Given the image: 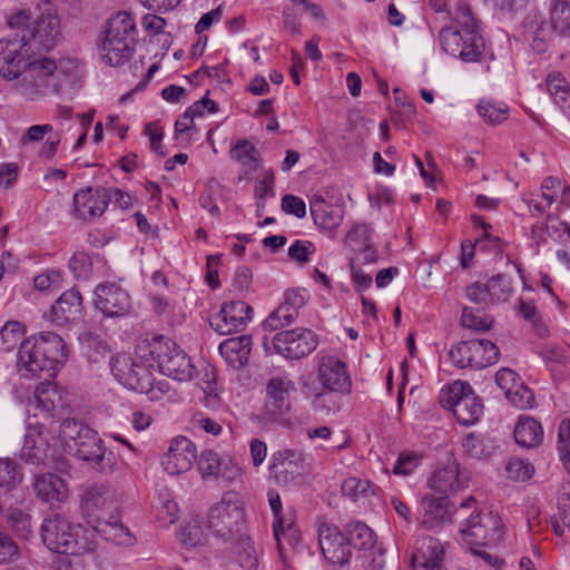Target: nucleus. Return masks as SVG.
<instances>
[{
    "instance_id": "f257e3e1",
    "label": "nucleus",
    "mask_w": 570,
    "mask_h": 570,
    "mask_svg": "<svg viewBox=\"0 0 570 570\" xmlns=\"http://www.w3.org/2000/svg\"><path fill=\"white\" fill-rule=\"evenodd\" d=\"M7 23L27 35L29 46L37 53L48 52L63 40L61 19L51 0H30L29 7L11 13Z\"/></svg>"
},
{
    "instance_id": "f03ea898",
    "label": "nucleus",
    "mask_w": 570,
    "mask_h": 570,
    "mask_svg": "<svg viewBox=\"0 0 570 570\" xmlns=\"http://www.w3.org/2000/svg\"><path fill=\"white\" fill-rule=\"evenodd\" d=\"M60 438L66 452L88 462L99 473H111L116 456L104 448L97 432L81 421L66 419L60 424Z\"/></svg>"
},
{
    "instance_id": "7ed1b4c3",
    "label": "nucleus",
    "mask_w": 570,
    "mask_h": 570,
    "mask_svg": "<svg viewBox=\"0 0 570 570\" xmlns=\"http://www.w3.org/2000/svg\"><path fill=\"white\" fill-rule=\"evenodd\" d=\"M137 45L138 30L132 16L126 11L112 16L101 45L102 59L110 66H121L131 58Z\"/></svg>"
},
{
    "instance_id": "20e7f679",
    "label": "nucleus",
    "mask_w": 570,
    "mask_h": 570,
    "mask_svg": "<svg viewBox=\"0 0 570 570\" xmlns=\"http://www.w3.org/2000/svg\"><path fill=\"white\" fill-rule=\"evenodd\" d=\"M19 77L21 94L31 100L59 94L67 80L65 72L58 70L55 60L47 57L31 58Z\"/></svg>"
},
{
    "instance_id": "39448f33",
    "label": "nucleus",
    "mask_w": 570,
    "mask_h": 570,
    "mask_svg": "<svg viewBox=\"0 0 570 570\" xmlns=\"http://www.w3.org/2000/svg\"><path fill=\"white\" fill-rule=\"evenodd\" d=\"M245 524V511L242 495L236 491H226L207 514V528L213 534L229 542L242 534Z\"/></svg>"
},
{
    "instance_id": "423d86ee",
    "label": "nucleus",
    "mask_w": 570,
    "mask_h": 570,
    "mask_svg": "<svg viewBox=\"0 0 570 570\" xmlns=\"http://www.w3.org/2000/svg\"><path fill=\"white\" fill-rule=\"evenodd\" d=\"M40 353L41 358L33 361L36 370H46L47 377H55L60 366L67 361L66 344L53 332H41L38 336L22 341V357H33Z\"/></svg>"
},
{
    "instance_id": "0eeeda50",
    "label": "nucleus",
    "mask_w": 570,
    "mask_h": 570,
    "mask_svg": "<svg viewBox=\"0 0 570 570\" xmlns=\"http://www.w3.org/2000/svg\"><path fill=\"white\" fill-rule=\"evenodd\" d=\"M79 525L71 523L61 514L48 517L42 521L40 534L43 544L56 553L77 554Z\"/></svg>"
},
{
    "instance_id": "6e6552de",
    "label": "nucleus",
    "mask_w": 570,
    "mask_h": 570,
    "mask_svg": "<svg viewBox=\"0 0 570 570\" xmlns=\"http://www.w3.org/2000/svg\"><path fill=\"white\" fill-rule=\"evenodd\" d=\"M460 533L470 547L499 542L504 534L501 518L492 512L471 514L460 528Z\"/></svg>"
},
{
    "instance_id": "1a4fd4ad",
    "label": "nucleus",
    "mask_w": 570,
    "mask_h": 570,
    "mask_svg": "<svg viewBox=\"0 0 570 570\" xmlns=\"http://www.w3.org/2000/svg\"><path fill=\"white\" fill-rule=\"evenodd\" d=\"M36 53L27 41V35L16 33L0 39V76L6 79L18 78Z\"/></svg>"
},
{
    "instance_id": "9d476101",
    "label": "nucleus",
    "mask_w": 570,
    "mask_h": 570,
    "mask_svg": "<svg viewBox=\"0 0 570 570\" xmlns=\"http://www.w3.org/2000/svg\"><path fill=\"white\" fill-rule=\"evenodd\" d=\"M117 504V493L109 483L89 484L80 494L81 514L89 525L115 511Z\"/></svg>"
},
{
    "instance_id": "9b49d317",
    "label": "nucleus",
    "mask_w": 570,
    "mask_h": 570,
    "mask_svg": "<svg viewBox=\"0 0 570 570\" xmlns=\"http://www.w3.org/2000/svg\"><path fill=\"white\" fill-rule=\"evenodd\" d=\"M272 343L275 351L284 357L298 360L312 353L318 340L312 330L297 327L277 333Z\"/></svg>"
},
{
    "instance_id": "f8f14e48",
    "label": "nucleus",
    "mask_w": 570,
    "mask_h": 570,
    "mask_svg": "<svg viewBox=\"0 0 570 570\" xmlns=\"http://www.w3.org/2000/svg\"><path fill=\"white\" fill-rule=\"evenodd\" d=\"M318 542L324 558L331 564L340 568L348 564L352 550L346 534L342 533L336 525L321 524Z\"/></svg>"
},
{
    "instance_id": "ddd939ff",
    "label": "nucleus",
    "mask_w": 570,
    "mask_h": 570,
    "mask_svg": "<svg viewBox=\"0 0 570 570\" xmlns=\"http://www.w3.org/2000/svg\"><path fill=\"white\" fill-rule=\"evenodd\" d=\"M253 308L244 301L223 304L220 311L209 320V325L222 335L242 331L252 320Z\"/></svg>"
},
{
    "instance_id": "4468645a",
    "label": "nucleus",
    "mask_w": 570,
    "mask_h": 570,
    "mask_svg": "<svg viewBox=\"0 0 570 570\" xmlns=\"http://www.w3.org/2000/svg\"><path fill=\"white\" fill-rule=\"evenodd\" d=\"M463 35L464 32L461 30L453 27H445L440 32L441 46L445 52L459 57L465 62H475L481 58L484 50L483 38L479 32H468V40L472 41L470 46L473 49L465 52L464 49H461V46L464 43Z\"/></svg>"
},
{
    "instance_id": "2eb2a0df",
    "label": "nucleus",
    "mask_w": 570,
    "mask_h": 570,
    "mask_svg": "<svg viewBox=\"0 0 570 570\" xmlns=\"http://www.w3.org/2000/svg\"><path fill=\"white\" fill-rule=\"evenodd\" d=\"M196 459V445L189 439L178 436L171 441L161 464L169 474L177 475L189 471Z\"/></svg>"
},
{
    "instance_id": "dca6fc26",
    "label": "nucleus",
    "mask_w": 570,
    "mask_h": 570,
    "mask_svg": "<svg viewBox=\"0 0 570 570\" xmlns=\"http://www.w3.org/2000/svg\"><path fill=\"white\" fill-rule=\"evenodd\" d=\"M317 379L322 389L346 394L351 392V379L346 365L334 356L321 358L317 368Z\"/></svg>"
},
{
    "instance_id": "f3484780",
    "label": "nucleus",
    "mask_w": 570,
    "mask_h": 570,
    "mask_svg": "<svg viewBox=\"0 0 570 570\" xmlns=\"http://www.w3.org/2000/svg\"><path fill=\"white\" fill-rule=\"evenodd\" d=\"M95 294V305L106 316H122L131 308L130 296L116 284L99 285L97 286Z\"/></svg>"
},
{
    "instance_id": "a211bd4d",
    "label": "nucleus",
    "mask_w": 570,
    "mask_h": 570,
    "mask_svg": "<svg viewBox=\"0 0 570 570\" xmlns=\"http://www.w3.org/2000/svg\"><path fill=\"white\" fill-rule=\"evenodd\" d=\"M271 476L278 484H288L304 472V456L294 450H281L273 454Z\"/></svg>"
},
{
    "instance_id": "6ab92c4d",
    "label": "nucleus",
    "mask_w": 570,
    "mask_h": 570,
    "mask_svg": "<svg viewBox=\"0 0 570 570\" xmlns=\"http://www.w3.org/2000/svg\"><path fill=\"white\" fill-rule=\"evenodd\" d=\"M108 199L106 187L79 190L73 195V214L83 220L100 217L108 206Z\"/></svg>"
},
{
    "instance_id": "aec40b11",
    "label": "nucleus",
    "mask_w": 570,
    "mask_h": 570,
    "mask_svg": "<svg viewBox=\"0 0 570 570\" xmlns=\"http://www.w3.org/2000/svg\"><path fill=\"white\" fill-rule=\"evenodd\" d=\"M81 308L82 297L80 292L71 288L60 295L46 317L52 323L62 326L80 318Z\"/></svg>"
},
{
    "instance_id": "412c9836",
    "label": "nucleus",
    "mask_w": 570,
    "mask_h": 570,
    "mask_svg": "<svg viewBox=\"0 0 570 570\" xmlns=\"http://www.w3.org/2000/svg\"><path fill=\"white\" fill-rule=\"evenodd\" d=\"M309 212L314 224L330 233H333L343 222V207L327 203L321 195H315L309 200Z\"/></svg>"
},
{
    "instance_id": "4be33fe9",
    "label": "nucleus",
    "mask_w": 570,
    "mask_h": 570,
    "mask_svg": "<svg viewBox=\"0 0 570 570\" xmlns=\"http://www.w3.org/2000/svg\"><path fill=\"white\" fill-rule=\"evenodd\" d=\"M36 497L41 501L56 505L68 497V488L65 481L55 473L37 475L33 483Z\"/></svg>"
},
{
    "instance_id": "5701e85b",
    "label": "nucleus",
    "mask_w": 570,
    "mask_h": 570,
    "mask_svg": "<svg viewBox=\"0 0 570 570\" xmlns=\"http://www.w3.org/2000/svg\"><path fill=\"white\" fill-rule=\"evenodd\" d=\"M291 387H293V383L287 379L273 377L268 381L266 385L267 400L265 409L269 415H283L291 409Z\"/></svg>"
},
{
    "instance_id": "b1692460",
    "label": "nucleus",
    "mask_w": 570,
    "mask_h": 570,
    "mask_svg": "<svg viewBox=\"0 0 570 570\" xmlns=\"http://www.w3.org/2000/svg\"><path fill=\"white\" fill-rule=\"evenodd\" d=\"M444 547L436 538L424 535L417 539L412 561L423 569H439Z\"/></svg>"
},
{
    "instance_id": "393cba45",
    "label": "nucleus",
    "mask_w": 570,
    "mask_h": 570,
    "mask_svg": "<svg viewBox=\"0 0 570 570\" xmlns=\"http://www.w3.org/2000/svg\"><path fill=\"white\" fill-rule=\"evenodd\" d=\"M466 481L468 479L461 475L459 464L453 461L432 474L430 488L440 494L446 495L450 492H455L464 488Z\"/></svg>"
},
{
    "instance_id": "a878e982",
    "label": "nucleus",
    "mask_w": 570,
    "mask_h": 570,
    "mask_svg": "<svg viewBox=\"0 0 570 570\" xmlns=\"http://www.w3.org/2000/svg\"><path fill=\"white\" fill-rule=\"evenodd\" d=\"M252 350V336L242 335L225 340L219 345V353L234 368H240L248 362Z\"/></svg>"
},
{
    "instance_id": "bb28decb",
    "label": "nucleus",
    "mask_w": 570,
    "mask_h": 570,
    "mask_svg": "<svg viewBox=\"0 0 570 570\" xmlns=\"http://www.w3.org/2000/svg\"><path fill=\"white\" fill-rule=\"evenodd\" d=\"M515 442L527 449H535L543 441V428L539 421L529 415H521L513 431Z\"/></svg>"
},
{
    "instance_id": "cd10ccee",
    "label": "nucleus",
    "mask_w": 570,
    "mask_h": 570,
    "mask_svg": "<svg viewBox=\"0 0 570 570\" xmlns=\"http://www.w3.org/2000/svg\"><path fill=\"white\" fill-rule=\"evenodd\" d=\"M150 509L160 527H168L178 519V504L174 501L167 488L158 490L157 495L151 501Z\"/></svg>"
},
{
    "instance_id": "c85d7f7f",
    "label": "nucleus",
    "mask_w": 570,
    "mask_h": 570,
    "mask_svg": "<svg viewBox=\"0 0 570 570\" xmlns=\"http://www.w3.org/2000/svg\"><path fill=\"white\" fill-rule=\"evenodd\" d=\"M178 346L170 338L164 335H155L150 342L145 345V367L158 371L159 363H165Z\"/></svg>"
},
{
    "instance_id": "c756f323",
    "label": "nucleus",
    "mask_w": 570,
    "mask_h": 570,
    "mask_svg": "<svg viewBox=\"0 0 570 570\" xmlns=\"http://www.w3.org/2000/svg\"><path fill=\"white\" fill-rule=\"evenodd\" d=\"M158 372L177 381H187L193 377L195 366L178 347L169 358H166L165 363H159Z\"/></svg>"
},
{
    "instance_id": "7c9ffc66",
    "label": "nucleus",
    "mask_w": 570,
    "mask_h": 570,
    "mask_svg": "<svg viewBox=\"0 0 570 570\" xmlns=\"http://www.w3.org/2000/svg\"><path fill=\"white\" fill-rule=\"evenodd\" d=\"M20 459L27 464L40 465L47 459V442L40 432L28 429L24 434L23 445L20 450Z\"/></svg>"
},
{
    "instance_id": "2f4dec72",
    "label": "nucleus",
    "mask_w": 570,
    "mask_h": 570,
    "mask_svg": "<svg viewBox=\"0 0 570 570\" xmlns=\"http://www.w3.org/2000/svg\"><path fill=\"white\" fill-rule=\"evenodd\" d=\"M90 527L106 541L118 546H130L134 542L128 528L118 521L106 520L105 518L96 520Z\"/></svg>"
},
{
    "instance_id": "473e14b6",
    "label": "nucleus",
    "mask_w": 570,
    "mask_h": 570,
    "mask_svg": "<svg viewBox=\"0 0 570 570\" xmlns=\"http://www.w3.org/2000/svg\"><path fill=\"white\" fill-rule=\"evenodd\" d=\"M112 372L117 380L127 389L132 391H140L141 377L140 370L141 365L139 362L131 360L130 357H118L112 365Z\"/></svg>"
},
{
    "instance_id": "72a5a7b5",
    "label": "nucleus",
    "mask_w": 570,
    "mask_h": 570,
    "mask_svg": "<svg viewBox=\"0 0 570 570\" xmlns=\"http://www.w3.org/2000/svg\"><path fill=\"white\" fill-rule=\"evenodd\" d=\"M422 505L424 509L422 525L425 528H433L434 524L450 519L448 495L442 494L438 498L425 495L422 499Z\"/></svg>"
},
{
    "instance_id": "f704fd0d",
    "label": "nucleus",
    "mask_w": 570,
    "mask_h": 570,
    "mask_svg": "<svg viewBox=\"0 0 570 570\" xmlns=\"http://www.w3.org/2000/svg\"><path fill=\"white\" fill-rule=\"evenodd\" d=\"M472 368H484L498 362L499 347L489 340H470Z\"/></svg>"
},
{
    "instance_id": "c9c22d12",
    "label": "nucleus",
    "mask_w": 570,
    "mask_h": 570,
    "mask_svg": "<svg viewBox=\"0 0 570 570\" xmlns=\"http://www.w3.org/2000/svg\"><path fill=\"white\" fill-rule=\"evenodd\" d=\"M165 19L156 14H145V32L150 38L149 46L157 45L163 51V55L170 48L171 37L170 33L165 32Z\"/></svg>"
},
{
    "instance_id": "e433bc0d",
    "label": "nucleus",
    "mask_w": 570,
    "mask_h": 570,
    "mask_svg": "<svg viewBox=\"0 0 570 570\" xmlns=\"http://www.w3.org/2000/svg\"><path fill=\"white\" fill-rule=\"evenodd\" d=\"M302 392L312 400L315 409L336 412L340 410V397L343 395L326 389H317L307 384L303 385Z\"/></svg>"
},
{
    "instance_id": "4c0bfd02",
    "label": "nucleus",
    "mask_w": 570,
    "mask_h": 570,
    "mask_svg": "<svg viewBox=\"0 0 570 570\" xmlns=\"http://www.w3.org/2000/svg\"><path fill=\"white\" fill-rule=\"evenodd\" d=\"M483 412L481 400L471 391L463 401L459 402L456 409H453V414L458 422L463 425H472L479 421Z\"/></svg>"
},
{
    "instance_id": "58836bf2",
    "label": "nucleus",
    "mask_w": 570,
    "mask_h": 570,
    "mask_svg": "<svg viewBox=\"0 0 570 570\" xmlns=\"http://www.w3.org/2000/svg\"><path fill=\"white\" fill-rule=\"evenodd\" d=\"M230 158L243 166L256 170L261 167V154L256 147L246 139L238 140L229 151Z\"/></svg>"
},
{
    "instance_id": "ea45409f",
    "label": "nucleus",
    "mask_w": 570,
    "mask_h": 570,
    "mask_svg": "<svg viewBox=\"0 0 570 570\" xmlns=\"http://www.w3.org/2000/svg\"><path fill=\"white\" fill-rule=\"evenodd\" d=\"M345 531L351 548L354 547L360 550L373 549L375 534L365 523H351L346 527Z\"/></svg>"
},
{
    "instance_id": "a19ab883",
    "label": "nucleus",
    "mask_w": 570,
    "mask_h": 570,
    "mask_svg": "<svg viewBox=\"0 0 570 570\" xmlns=\"http://www.w3.org/2000/svg\"><path fill=\"white\" fill-rule=\"evenodd\" d=\"M0 511L8 524L22 538H28L32 532L31 517L22 510L13 507H6L0 502Z\"/></svg>"
},
{
    "instance_id": "79ce46f5",
    "label": "nucleus",
    "mask_w": 570,
    "mask_h": 570,
    "mask_svg": "<svg viewBox=\"0 0 570 570\" xmlns=\"http://www.w3.org/2000/svg\"><path fill=\"white\" fill-rule=\"evenodd\" d=\"M551 27L560 36H570V3L557 0L550 13Z\"/></svg>"
},
{
    "instance_id": "37998d69",
    "label": "nucleus",
    "mask_w": 570,
    "mask_h": 570,
    "mask_svg": "<svg viewBox=\"0 0 570 570\" xmlns=\"http://www.w3.org/2000/svg\"><path fill=\"white\" fill-rule=\"evenodd\" d=\"M22 480V474L14 461L0 459V490L4 495L16 489Z\"/></svg>"
},
{
    "instance_id": "c03bdc74",
    "label": "nucleus",
    "mask_w": 570,
    "mask_h": 570,
    "mask_svg": "<svg viewBox=\"0 0 570 570\" xmlns=\"http://www.w3.org/2000/svg\"><path fill=\"white\" fill-rule=\"evenodd\" d=\"M298 312L291 308L284 302L265 320L264 327L271 331H277L283 327L291 325L296 317Z\"/></svg>"
},
{
    "instance_id": "a18cd8bd",
    "label": "nucleus",
    "mask_w": 570,
    "mask_h": 570,
    "mask_svg": "<svg viewBox=\"0 0 570 570\" xmlns=\"http://www.w3.org/2000/svg\"><path fill=\"white\" fill-rule=\"evenodd\" d=\"M471 391L472 389L469 383L456 381L442 392L440 402L443 406L449 407L453 412V409H456L459 402L463 401Z\"/></svg>"
},
{
    "instance_id": "49530a36",
    "label": "nucleus",
    "mask_w": 570,
    "mask_h": 570,
    "mask_svg": "<svg viewBox=\"0 0 570 570\" xmlns=\"http://www.w3.org/2000/svg\"><path fill=\"white\" fill-rule=\"evenodd\" d=\"M518 312L527 322L532 325L533 330L539 336L543 337L548 334V327L542 322L533 301H524L520 298Z\"/></svg>"
},
{
    "instance_id": "de8ad7c7",
    "label": "nucleus",
    "mask_w": 570,
    "mask_h": 570,
    "mask_svg": "<svg viewBox=\"0 0 570 570\" xmlns=\"http://www.w3.org/2000/svg\"><path fill=\"white\" fill-rule=\"evenodd\" d=\"M23 336V327L17 321L7 322L0 330V345L4 351L13 350Z\"/></svg>"
},
{
    "instance_id": "09e8293b",
    "label": "nucleus",
    "mask_w": 570,
    "mask_h": 570,
    "mask_svg": "<svg viewBox=\"0 0 570 570\" xmlns=\"http://www.w3.org/2000/svg\"><path fill=\"white\" fill-rule=\"evenodd\" d=\"M479 115L490 125H499L508 119L509 108L505 105L494 106L481 100L476 106Z\"/></svg>"
},
{
    "instance_id": "8fccbe9b",
    "label": "nucleus",
    "mask_w": 570,
    "mask_h": 570,
    "mask_svg": "<svg viewBox=\"0 0 570 570\" xmlns=\"http://www.w3.org/2000/svg\"><path fill=\"white\" fill-rule=\"evenodd\" d=\"M223 459L213 450H205L200 453L198 460V470L203 478L218 476Z\"/></svg>"
},
{
    "instance_id": "3c124183",
    "label": "nucleus",
    "mask_w": 570,
    "mask_h": 570,
    "mask_svg": "<svg viewBox=\"0 0 570 570\" xmlns=\"http://www.w3.org/2000/svg\"><path fill=\"white\" fill-rule=\"evenodd\" d=\"M505 471L509 479L524 482L532 478L534 473V466L532 463L525 460L512 458L508 461Z\"/></svg>"
},
{
    "instance_id": "603ef678",
    "label": "nucleus",
    "mask_w": 570,
    "mask_h": 570,
    "mask_svg": "<svg viewBox=\"0 0 570 570\" xmlns=\"http://www.w3.org/2000/svg\"><path fill=\"white\" fill-rule=\"evenodd\" d=\"M268 501H269V505H271V509H272L274 518H275V520L273 522L274 537L279 542V535L283 534L286 529L289 530L292 528V522H289V523L285 522L283 514H282L281 498L276 492H274V491L268 492Z\"/></svg>"
},
{
    "instance_id": "864d4df0",
    "label": "nucleus",
    "mask_w": 570,
    "mask_h": 570,
    "mask_svg": "<svg viewBox=\"0 0 570 570\" xmlns=\"http://www.w3.org/2000/svg\"><path fill=\"white\" fill-rule=\"evenodd\" d=\"M489 285L493 303L500 301L505 302L513 291L510 278L503 274L492 276L489 279Z\"/></svg>"
},
{
    "instance_id": "5fc2aeb1",
    "label": "nucleus",
    "mask_w": 570,
    "mask_h": 570,
    "mask_svg": "<svg viewBox=\"0 0 570 570\" xmlns=\"http://www.w3.org/2000/svg\"><path fill=\"white\" fill-rule=\"evenodd\" d=\"M505 396L521 410L531 409L534 405L533 392L520 382L511 391L508 390Z\"/></svg>"
},
{
    "instance_id": "6e6d98bb",
    "label": "nucleus",
    "mask_w": 570,
    "mask_h": 570,
    "mask_svg": "<svg viewBox=\"0 0 570 570\" xmlns=\"http://www.w3.org/2000/svg\"><path fill=\"white\" fill-rule=\"evenodd\" d=\"M454 20L460 26L461 31L471 33L478 32V22L473 17L472 10L468 3L462 1L458 2L454 12Z\"/></svg>"
},
{
    "instance_id": "4d7b16f0",
    "label": "nucleus",
    "mask_w": 570,
    "mask_h": 570,
    "mask_svg": "<svg viewBox=\"0 0 570 570\" xmlns=\"http://www.w3.org/2000/svg\"><path fill=\"white\" fill-rule=\"evenodd\" d=\"M461 323L464 327L471 330L488 331L491 328L493 324V318L479 315V311L474 313L472 308L464 307L461 317Z\"/></svg>"
},
{
    "instance_id": "13d9d810",
    "label": "nucleus",
    "mask_w": 570,
    "mask_h": 570,
    "mask_svg": "<svg viewBox=\"0 0 570 570\" xmlns=\"http://www.w3.org/2000/svg\"><path fill=\"white\" fill-rule=\"evenodd\" d=\"M570 419H563L559 424L558 450L564 465L570 470Z\"/></svg>"
},
{
    "instance_id": "bf43d9fd",
    "label": "nucleus",
    "mask_w": 570,
    "mask_h": 570,
    "mask_svg": "<svg viewBox=\"0 0 570 570\" xmlns=\"http://www.w3.org/2000/svg\"><path fill=\"white\" fill-rule=\"evenodd\" d=\"M342 493L355 501L358 497H366L370 490V482L357 478H347L341 487Z\"/></svg>"
},
{
    "instance_id": "052dcab7",
    "label": "nucleus",
    "mask_w": 570,
    "mask_h": 570,
    "mask_svg": "<svg viewBox=\"0 0 570 570\" xmlns=\"http://www.w3.org/2000/svg\"><path fill=\"white\" fill-rule=\"evenodd\" d=\"M466 296L470 301L475 304L489 306L493 304L492 296L490 293L489 281L485 284L475 282L466 287Z\"/></svg>"
},
{
    "instance_id": "680f3d73",
    "label": "nucleus",
    "mask_w": 570,
    "mask_h": 570,
    "mask_svg": "<svg viewBox=\"0 0 570 570\" xmlns=\"http://www.w3.org/2000/svg\"><path fill=\"white\" fill-rule=\"evenodd\" d=\"M471 348L470 340L462 341L458 345L453 346L449 351V357L454 365L460 368L470 367L472 368V362H470Z\"/></svg>"
},
{
    "instance_id": "e2e57ef3",
    "label": "nucleus",
    "mask_w": 570,
    "mask_h": 570,
    "mask_svg": "<svg viewBox=\"0 0 570 570\" xmlns=\"http://www.w3.org/2000/svg\"><path fill=\"white\" fill-rule=\"evenodd\" d=\"M91 266L89 255L83 252L75 253L69 261V267L76 278H87L91 273Z\"/></svg>"
},
{
    "instance_id": "0e129e2a",
    "label": "nucleus",
    "mask_w": 570,
    "mask_h": 570,
    "mask_svg": "<svg viewBox=\"0 0 570 570\" xmlns=\"http://www.w3.org/2000/svg\"><path fill=\"white\" fill-rule=\"evenodd\" d=\"M181 542L188 547H196L204 543V531L198 521L189 522L181 531Z\"/></svg>"
},
{
    "instance_id": "69168bd1",
    "label": "nucleus",
    "mask_w": 570,
    "mask_h": 570,
    "mask_svg": "<svg viewBox=\"0 0 570 570\" xmlns=\"http://www.w3.org/2000/svg\"><path fill=\"white\" fill-rule=\"evenodd\" d=\"M420 460L421 456L414 453H401L394 465L393 472L399 475H409L419 466Z\"/></svg>"
},
{
    "instance_id": "338daca9",
    "label": "nucleus",
    "mask_w": 570,
    "mask_h": 570,
    "mask_svg": "<svg viewBox=\"0 0 570 570\" xmlns=\"http://www.w3.org/2000/svg\"><path fill=\"white\" fill-rule=\"evenodd\" d=\"M315 250V246L309 240H296L288 248V256L291 259L299 264L308 261L309 255Z\"/></svg>"
},
{
    "instance_id": "774afa93",
    "label": "nucleus",
    "mask_w": 570,
    "mask_h": 570,
    "mask_svg": "<svg viewBox=\"0 0 570 570\" xmlns=\"http://www.w3.org/2000/svg\"><path fill=\"white\" fill-rule=\"evenodd\" d=\"M243 550L238 552L239 566L245 570H256L258 567V559L255 549L249 538L243 542Z\"/></svg>"
}]
</instances>
